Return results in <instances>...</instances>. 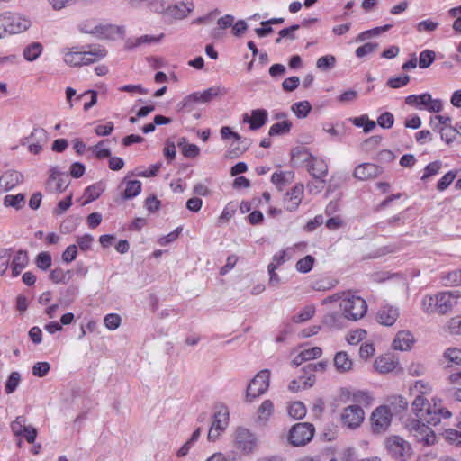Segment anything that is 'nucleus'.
<instances>
[{
    "label": "nucleus",
    "mask_w": 461,
    "mask_h": 461,
    "mask_svg": "<svg viewBox=\"0 0 461 461\" xmlns=\"http://www.w3.org/2000/svg\"><path fill=\"white\" fill-rule=\"evenodd\" d=\"M234 447L244 454L251 453L257 447V438L248 429L238 428L234 432Z\"/></svg>",
    "instance_id": "9d476101"
},
{
    "label": "nucleus",
    "mask_w": 461,
    "mask_h": 461,
    "mask_svg": "<svg viewBox=\"0 0 461 461\" xmlns=\"http://www.w3.org/2000/svg\"><path fill=\"white\" fill-rule=\"evenodd\" d=\"M414 397L415 399L412 402L411 408L417 420L436 426L440 422L442 418L448 419L452 416L451 411L447 409L437 406V404L430 406L422 395L417 394Z\"/></svg>",
    "instance_id": "f03ea898"
},
{
    "label": "nucleus",
    "mask_w": 461,
    "mask_h": 461,
    "mask_svg": "<svg viewBox=\"0 0 461 461\" xmlns=\"http://www.w3.org/2000/svg\"><path fill=\"white\" fill-rule=\"evenodd\" d=\"M315 429L311 423H297L289 431V441L293 446H303L310 442L314 435Z\"/></svg>",
    "instance_id": "6e6552de"
},
{
    "label": "nucleus",
    "mask_w": 461,
    "mask_h": 461,
    "mask_svg": "<svg viewBox=\"0 0 461 461\" xmlns=\"http://www.w3.org/2000/svg\"><path fill=\"white\" fill-rule=\"evenodd\" d=\"M26 425V420L23 416H18L12 423L11 429L15 436H22L24 433Z\"/></svg>",
    "instance_id": "4d7b16f0"
},
{
    "label": "nucleus",
    "mask_w": 461,
    "mask_h": 461,
    "mask_svg": "<svg viewBox=\"0 0 461 461\" xmlns=\"http://www.w3.org/2000/svg\"><path fill=\"white\" fill-rule=\"evenodd\" d=\"M445 438L456 446H461V429H448L445 430Z\"/></svg>",
    "instance_id": "69168bd1"
},
{
    "label": "nucleus",
    "mask_w": 461,
    "mask_h": 461,
    "mask_svg": "<svg viewBox=\"0 0 461 461\" xmlns=\"http://www.w3.org/2000/svg\"><path fill=\"white\" fill-rule=\"evenodd\" d=\"M162 167L161 162H158L156 164L151 165L147 170H140V168H136L135 171L131 174L140 177H152L156 176Z\"/></svg>",
    "instance_id": "09e8293b"
},
{
    "label": "nucleus",
    "mask_w": 461,
    "mask_h": 461,
    "mask_svg": "<svg viewBox=\"0 0 461 461\" xmlns=\"http://www.w3.org/2000/svg\"><path fill=\"white\" fill-rule=\"evenodd\" d=\"M274 412V403L270 400H265L258 409V418L267 421Z\"/></svg>",
    "instance_id": "37998d69"
},
{
    "label": "nucleus",
    "mask_w": 461,
    "mask_h": 461,
    "mask_svg": "<svg viewBox=\"0 0 461 461\" xmlns=\"http://www.w3.org/2000/svg\"><path fill=\"white\" fill-rule=\"evenodd\" d=\"M128 174L127 176L123 179V183L125 185V189L122 193V198L124 200H129L139 195L142 190V184L139 180H128L127 177L129 176H132Z\"/></svg>",
    "instance_id": "bb28decb"
},
{
    "label": "nucleus",
    "mask_w": 461,
    "mask_h": 461,
    "mask_svg": "<svg viewBox=\"0 0 461 461\" xmlns=\"http://www.w3.org/2000/svg\"><path fill=\"white\" fill-rule=\"evenodd\" d=\"M267 121V113L264 109L252 110L250 116L248 113L243 115V122L249 123L251 131L260 129L266 124Z\"/></svg>",
    "instance_id": "4be33fe9"
},
{
    "label": "nucleus",
    "mask_w": 461,
    "mask_h": 461,
    "mask_svg": "<svg viewBox=\"0 0 461 461\" xmlns=\"http://www.w3.org/2000/svg\"><path fill=\"white\" fill-rule=\"evenodd\" d=\"M23 181V175L15 170H8L0 176V189L8 192Z\"/></svg>",
    "instance_id": "5701e85b"
},
{
    "label": "nucleus",
    "mask_w": 461,
    "mask_h": 461,
    "mask_svg": "<svg viewBox=\"0 0 461 461\" xmlns=\"http://www.w3.org/2000/svg\"><path fill=\"white\" fill-rule=\"evenodd\" d=\"M460 297L458 292H441L437 294L438 312L445 314L448 312L456 303Z\"/></svg>",
    "instance_id": "f3484780"
},
{
    "label": "nucleus",
    "mask_w": 461,
    "mask_h": 461,
    "mask_svg": "<svg viewBox=\"0 0 461 461\" xmlns=\"http://www.w3.org/2000/svg\"><path fill=\"white\" fill-rule=\"evenodd\" d=\"M306 170L322 185L325 183V177L328 174V165L324 159L314 157L309 164H306Z\"/></svg>",
    "instance_id": "a211bd4d"
},
{
    "label": "nucleus",
    "mask_w": 461,
    "mask_h": 461,
    "mask_svg": "<svg viewBox=\"0 0 461 461\" xmlns=\"http://www.w3.org/2000/svg\"><path fill=\"white\" fill-rule=\"evenodd\" d=\"M121 322L122 318L117 313H109L104 319V326L110 330H116L121 325Z\"/></svg>",
    "instance_id": "13d9d810"
},
{
    "label": "nucleus",
    "mask_w": 461,
    "mask_h": 461,
    "mask_svg": "<svg viewBox=\"0 0 461 461\" xmlns=\"http://www.w3.org/2000/svg\"><path fill=\"white\" fill-rule=\"evenodd\" d=\"M399 316L397 309L393 306H383L379 309L376 314V320L379 323L391 326L393 325Z\"/></svg>",
    "instance_id": "b1692460"
},
{
    "label": "nucleus",
    "mask_w": 461,
    "mask_h": 461,
    "mask_svg": "<svg viewBox=\"0 0 461 461\" xmlns=\"http://www.w3.org/2000/svg\"><path fill=\"white\" fill-rule=\"evenodd\" d=\"M79 29L84 33L95 34L102 38H108L112 33L119 31L118 27L98 23L95 19L83 22L80 23Z\"/></svg>",
    "instance_id": "9b49d317"
},
{
    "label": "nucleus",
    "mask_w": 461,
    "mask_h": 461,
    "mask_svg": "<svg viewBox=\"0 0 461 461\" xmlns=\"http://www.w3.org/2000/svg\"><path fill=\"white\" fill-rule=\"evenodd\" d=\"M322 354V350L320 347H312L302 350L298 356L294 359V363L296 366L301 365L304 361H310L320 357Z\"/></svg>",
    "instance_id": "c85d7f7f"
},
{
    "label": "nucleus",
    "mask_w": 461,
    "mask_h": 461,
    "mask_svg": "<svg viewBox=\"0 0 461 461\" xmlns=\"http://www.w3.org/2000/svg\"><path fill=\"white\" fill-rule=\"evenodd\" d=\"M292 112L299 119L306 118L312 111V105L308 101H300L292 104Z\"/></svg>",
    "instance_id": "e433bc0d"
},
{
    "label": "nucleus",
    "mask_w": 461,
    "mask_h": 461,
    "mask_svg": "<svg viewBox=\"0 0 461 461\" xmlns=\"http://www.w3.org/2000/svg\"><path fill=\"white\" fill-rule=\"evenodd\" d=\"M50 365L48 362H37L32 367V375L44 377L50 371Z\"/></svg>",
    "instance_id": "774afa93"
},
{
    "label": "nucleus",
    "mask_w": 461,
    "mask_h": 461,
    "mask_svg": "<svg viewBox=\"0 0 461 461\" xmlns=\"http://www.w3.org/2000/svg\"><path fill=\"white\" fill-rule=\"evenodd\" d=\"M306 412V407L302 402H293L288 406V414L295 420L304 418Z\"/></svg>",
    "instance_id": "ea45409f"
},
{
    "label": "nucleus",
    "mask_w": 461,
    "mask_h": 461,
    "mask_svg": "<svg viewBox=\"0 0 461 461\" xmlns=\"http://www.w3.org/2000/svg\"><path fill=\"white\" fill-rule=\"evenodd\" d=\"M292 122L289 120H284L279 122L274 123L268 131L270 136L282 135L288 133L291 131Z\"/></svg>",
    "instance_id": "79ce46f5"
},
{
    "label": "nucleus",
    "mask_w": 461,
    "mask_h": 461,
    "mask_svg": "<svg viewBox=\"0 0 461 461\" xmlns=\"http://www.w3.org/2000/svg\"><path fill=\"white\" fill-rule=\"evenodd\" d=\"M104 188L101 184H93L87 186L84 191V204L89 203L97 198L103 194Z\"/></svg>",
    "instance_id": "c9c22d12"
},
{
    "label": "nucleus",
    "mask_w": 461,
    "mask_h": 461,
    "mask_svg": "<svg viewBox=\"0 0 461 461\" xmlns=\"http://www.w3.org/2000/svg\"><path fill=\"white\" fill-rule=\"evenodd\" d=\"M270 371L267 369L261 370L249 383L247 388L246 401L253 402L256 398L265 393L269 387Z\"/></svg>",
    "instance_id": "39448f33"
},
{
    "label": "nucleus",
    "mask_w": 461,
    "mask_h": 461,
    "mask_svg": "<svg viewBox=\"0 0 461 461\" xmlns=\"http://www.w3.org/2000/svg\"><path fill=\"white\" fill-rule=\"evenodd\" d=\"M441 139L449 144L459 135V131L451 125L441 126L439 129Z\"/></svg>",
    "instance_id": "de8ad7c7"
},
{
    "label": "nucleus",
    "mask_w": 461,
    "mask_h": 461,
    "mask_svg": "<svg viewBox=\"0 0 461 461\" xmlns=\"http://www.w3.org/2000/svg\"><path fill=\"white\" fill-rule=\"evenodd\" d=\"M304 195V186L303 184H296L289 190L284 198L285 207L287 211H295L302 203Z\"/></svg>",
    "instance_id": "dca6fc26"
},
{
    "label": "nucleus",
    "mask_w": 461,
    "mask_h": 461,
    "mask_svg": "<svg viewBox=\"0 0 461 461\" xmlns=\"http://www.w3.org/2000/svg\"><path fill=\"white\" fill-rule=\"evenodd\" d=\"M378 48V44L375 43V42H367V43H365L364 45L358 47L355 53H356V56L359 59L368 55V54H371L373 53L374 51H375Z\"/></svg>",
    "instance_id": "680f3d73"
},
{
    "label": "nucleus",
    "mask_w": 461,
    "mask_h": 461,
    "mask_svg": "<svg viewBox=\"0 0 461 461\" xmlns=\"http://www.w3.org/2000/svg\"><path fill=\"white\" fill-rule=\"evenodd\" d=\"M443 358L450 366H461V349L458 348H448L444 351Z\"/></svg>",
    "instance_id": "4c0bfd02"
},
{
    "label": "nucleus",
    "mask_w": 461,
    "mask_h": 461,
    "mask_svg": "<svg viewBox=\"0 0 461 461\" xmlns=\"http://www.w3.org/2000/svg\"><path fill=\"white\" fill-rule=\"evenodd\" d=\"M339 308L344 318L357 321L366 315L367 303L362 297L351 292H343Z\"/></svg>",
    "instance_id": "7ed1b4c3"
},
{
    "label": "nucleus",
    "mask_w": 461,
    "mask_h": 461,
    "mask_svg": "<svg viewBox=\"0 0 461 461\" xmlns=\"http://www.w3.org/2000/svg\"><path fill=\"white\" fill-rule=\"evenodd\" d=\"M366 337V331L362 329H357L355 330H351L347 335V341L350 345H357L362 340H364Z\"/></svg>",
    "instance_id": "5fc2aeb1"
},
{
    "label": "nucleus",
    "mask_w": 461,
    "mask_h": 461,
    "mask_svg": "<svg viewBox=\"0 0 461 461\" xmlns=\"http://www.w3.org/2000/svg\"><path fill=\"white\" fill-rule=\"evenodd\" d=\"M347 400L353 402L354 405L368 407L373 403L372 395L366 391L356 390L347 391Z\"/></svg>",
    "instance_id": "a878e982"
},
{
    "label": "nucleus",
    "mask_w": 461,
    "mask_h": 461,
    "mask_svg": "<svg viewBox=\"0 0 461 461\" xmlns=\"http://www.w3.org/2000/svg\"><path fill=\"white\" fill-rule=\"evenodd\" d=\"M430 424L420 420H416L409 425V431L411 437L424 446H430L435 443L436 436L431 429Z\"/></svg>",
    "instance_id": "0eeeda50"
},
{
    "label": "nucleus",
    "mask_w": 461,
    "mask_h": 461,
    "mask_svg": "<svg viewBox=\"0 0 461 461\" xmlns=\"http://www.w3.org/2000/svg\"><path fill=\"white\" fill-rule=\"evenodd\" d=\"M351 121L355 126L362 127L366 133L373 131L376 126L375 122L370 120L367 115L355 117Z\"/></svg>",
    "instance_id": "c03bdc74"
},
{
    "label": "nucleus",
    "mask_w": 461,
    "mask_h": 461,
    "mask_svg": "<svg viewBox=\"0 0 461 461\" xmlns=\"http://www.w3.org/2000/svg\"><path fill=\"white\" fill-rule=\"evenodd\" d=\"M381 174L382 168L378 165L369 162L357 165L353 171V176L358 181H368L376 178Z\"/></svg>",
    "instance_id": "4468645a"
},
{
    "label": "nucleus",
    "mask_w": 461,
    "mask_h": 461,
    "mask_svg": "<svg viewBox=\"0 0 461 461\" xmlns=\"http://www.w3.org/2000/svg\"><path fill=\"white\" fill-rule=\"evenodd\" d=\"M8 31L10 34L21 33L31 26V21L16 14H6Z\"/></svg>",
    "instance_id": "412c9836"
},
{
    "label": "nucleus",
    "mask_w": 461,
    "mask_h": 461,
    "mask_svg": "<svg viewBox=\"0 0 461 461\" xmlns=\"http://www.w3.org/2000/svg\"><path fill=\"white\" fill-rule=\"evenodd\" d=\"M11 249H0V276H4L8 269L9 263L11 260Z\"/></svg>",
    "instance_id": "603ef678"
},
{
    "label": "nucleus",
    "mask_w": 461,
    "mask_h": 461,
    "mask_svg": "<svg viewBox=\"0 0 461 461\" xmlns=\"http://www.w3.org/2000/svg\"><path fill=\"white\" fill-rule=\"evenodd\" d=\"M422 307L427 312H438L437 294L435 296H424L422 299Z\"/></svg>",
    "instance_id": "e2e57ef3"
},
{
    "label": "nucleus",
    "mask_w": 461,
    "mask_h": 461,
    "mask_svg": "<svg viewBox=\"0 0 461 461\" xmlns=\"http://www.w3.org/2000/svg\"><path fill=\"white\" fill-rule=\"evenodd\" d=\"M405 104L415 109H427L431 113H438L442 110V102L439 99H432L431 95H411L405 97Z\"/></svg>",
    "instance_id": "423d86ee"
},
{
    "label": "nucleus",
    "mask_w": 461,
    "mask_h": 461,
    "mask_svg": "<svg viewBox=\"0 0 461 461\" xmlns=\"http://www.w3.org/2000/svg\"><path fill=\"white\" fill-rule=\"evenodd\" d=\"M194 8L191 0L179 1L175 4H167L165 1L154 5L155 11L163 14L170 19H183L186 17Z\"/></svg>",
    "instance_id": "20e7f679"
},
{
    "label": "nucleus",
    "mask_w": 461,
    "mask_h": 461,
    "mask_svg": "<svg viewBox=\"0 0 461 461\" xmlns=\"http://www.w3.org/2000/svg\"><path fill=\"white\" fill-rule=\"evenodd\" d=\"M63 60L69 67L96 63L106 57L107 50L100 45L73 46L62 50Z\"/></svg>",
    "instance_id": "f257e3e1"
},
{
    "label": "nucleus",
    "mask_w": 461,
    "mask_h": 461,
    "mask_svg": "<svg viewBox=\"0 0 461 461\" xmlns=\"http://www.w3.org/2000/svg\"><path fill=\"white\" fill-rule=\"evenodd\" d=\"M337 285V281L330 276H322L312 281L311 286L316 291H328Z\"/></svg>",
    "instance_id": "7c9ffc66"
},
{
    "label": "nucleus",
    "mask_w": 461,
    "mask_h": 461,
    "mask_svg": "<svg viewBox=\"0 0 461 461\" xmlns=\"http://www.w3.org/2000/svg\"><path fill=\"white\" fill-rule=\"evenodd\" d=\"M28 149L31 153L38 155L48 141V132L43 128H34L28 137Z\"/></svg>",
    "instance_id": "2eb2a0df"
},
{
    "label": "nucleus",
    "mask_w": 461,
    "mask_h": 461,
    "mask_svg": "<svg viewBox=\"0 0 461 461\" xmlns=\"http://www.w3.org/2000/svg\"><path fill=\"white\" fill-rule=\"evenodd\" d=\"M436 59V54L433 50H426L420 54L419 66L420 68H429Z\"/></svg>",
    "instance_id": "3c124183"
},
{
    "label": "nucleus",
    "mask_w": 461,
    "mask_h": 461,
    "mask_svg": "<svg viewBox=\"0 0 461 461\" xmlns=\"http://www.w3.org/2000/svg\"><path fill=\"white\" fill-rule=\"evenodd\" d=\"M315 382V377L313 375L309 377H298L297 379H294L290 382L288 388L293 393H297L300 390L305 389L307 387H311L313 385Z\"/></svg>",
    "instance_id": "473e14b6"
},
{
    "label": "nucleus",
    "mask_w": 461,
    "mask_h": 461,
    "mask_svg": "<svg viewBox=\"0 0 461 461\" xmlns=\"http://www.w3.org/2000/svg\"><path fill=\"white\" fill-rule=\"evenodd\" d=\"M334 366L336 369L340 373H345L351 370L353 362L349 356L345 351L338 352L334 357Z\"/></svg>",
    "instance_id": "cd10ccee"
},
{
    "label": "nucleus",
    "mask_w": 461,
    "mask_h": 461,
    "mask_svg": "<svg viewBox=\"0 0 461 461\" xmlns=\"http://www.w3.org/2000/svg\"><path fill=\"white\" fill-rule=\"evenodd\" d=\"M392 420V412L388 406L382 405L377 407L372 413L371 423L375 432L384 431Z\"/></svg>",
    "instance_id": "f8f14e48"
},
{
    "label": "nucleus",
    "mask_w": 461,
    "mask_h": 461,
    "mask_svg": "<svg viewBox=\"0 0 461 461\" xmlns=\"http://www.w3.org/2000/svg\"><path fill=\"white\" fill-rule=\"evenodd\" d=\"M336 64V59L333 55L321 56L317 59L316 67L321 70L332 68Z\"/></svg>",
    "instance_id": "864d4df0"
},
{
    "label": "nucleus",
    "mask_w": 461,
    "mask_h": 461,
    "mask_svg": "<svg viewBox=\"0 0 461 461\" xmlns=\"http://www.w3.org/2000/svg\"><path fill=\"white\" fill-rule=\"evenodd\" d=\"M229 424V411L226 406H221L212 417V422L208 432V440L215 441L226 429Z\"/></svg>",
    "instance_id": "1a4fd4ad"
},
{
    "label": "nucleus",
    "mask_w": 461,
    "mask_h": 461,
    "mask_svg": "<svg viewBox=\"0 0 461 461\" xmlns=\"http://www.w3.org/2000/svg\"><path fill=\"white\" fill-rule=\"evenodd\" d=\"M294 174L292 172H275L272 174L271 181L279 189L287 185L293 179Z\"/></svg>",
    "instance_id": "f704fd0d"
},
{
    "label": "nucleus",
    "mask_w": 461,
    "mask_h": 461,
    "mask_svg": "<svg viewBox=\"0 0 461 461\" xmlns=\"http://www.w3.org/2000/svg\"><path fill=\"white\" fill-rule=\"evenodd\" d=\"M48 188L54 193H62L68 186V176L59 173H53L47 182Z\"/></svg>",
    "instance_id": "393cba45"
},
{
    "label": "nucleus",
    "mask_w": 461,
    "mask_h": 461,
    "mask_svg": "<svg viewBox=\"0 0 461 461\" xmlns=\"http://www.w3.org/2000/svg\"><path fill=\"white\" fill-rule=\"evenodd\" d=\"M313 158L314 156L303 148L295 149L292 152V162L296 166L306 167V164H309Z\"/></svg>",
    "instance_id": "c756f323"
},
{
    "label": "nucleus",
    "mask_w": 461,
    "mask_h": 461,
    "mask_svg": "<svg viewBox=\"0 0 461 461\" xmlns=\"http://www.w3.org/2000/svg\"><path fill=\"white\" fill-rule=\"evenodd\" d=\"M314 313V305H306L297 314L293 316L292 321L294 323H302L311 320L313 317Z\"/></svg>",
    "instance_id": "58836bf2"
},
{
    "label": "nucleus",
    "mask_w": 461,
    "mask_h": 461,
    "mask_svg": "<svg viewBox=\"0 0 461 461\" xmlns=\"http://www.w3.org/2000/svg\"><path fill=\"white\" fill-rule=\"evenodd\" d=\"M314 263L315 258L311 255H307L296 262L295 268L298 272L306 274L312 269Z\"/></svg>",
    "instance_id": "a18cd8bd"
},
{
    "label": "nucleus",
    "mask_w": 461,
    "mask_h": 461,
    "mask_svg": "<svg viewBox=\"0 0 461 461\" xmlns=\"http://www.w3.org/2000/svg\"><path fill=\"white\" fill-rule=\"evenodd\" d=\"M387 450L393 456L403 455V439L398 436H392L386 440Z\"/></svg>",
    "instance_id": "2f4dec72"
},
{
    "label": "nucleus",
    "mask_w": 461,
    "mask_h": 461,
    "mask_svg": "<svg viewBox=\"0 0 461 461\" xmlns=\"http://www.w3.org/2000/svg\"><path fill=\"white\" fill-rule=\"evenodd\" d=\"M29 264V255L26 250L20 249L15 252L10 260L12 277H17Z\"/></svg>",
    "instance_id": "6ab92c4d"
},
{
    "label": "nucleus",
    "mask_w": 461,
    "mask_h": 461,
    "mask_svg": "<svg viewBox=\"0 0 461 461\" xmlns=\"http://www.w3.org/2000/svg\"><path fill=\"white\" fill-rule=\"evenodd\" d=\"M394 122L393 115L385 112L377 118V124L384 129H390L393 127Z\"/></svg>",
    "instance_id": "338daca9"
},
{
    "label": "nucleus",
    "mask_w": 461,
    "mask_h": 461,
    "mask_svg": "<svg viewBox=\"0 0 461 461\" xmlns=\"http://www.w3.org/2000/svg\"><path fill=\"white\" fill-rule=\"evenodd\" d=\"M411 395H422L430 391V387L428 384L424 383L422 380L416 381L415 384L409 388Z\"/></svg>",
    "instance_id": "bf43d9fd"
},
{
    "label": "nucleus",
    "mask_w": 461,
    "mask_h": 461,
    "mask_svg": "<svg viewBox=\"0 0 461 461\" xmlns=\"http://www.w3.org/2000/svg\"><path fill=\"white\" fill-rule=\"evenodd\" d=\"M42 45L39 42H33L28 45L23 50V57L28 61L35 60L42 52Z\"/></svg>",
    "instance_id": "a19ab883"
},
{
    "label": "nucleus",
    "mask_w": 461,
    "mask_h": 461,
    "mask_svg": "<svg viewBox=\"0 0 461 461\" xmlns=\"http://www.w3.org/2000/svg\"><path fill=\"white\" fill-rule=\"evenodd\" d=\"M222 90L220 86H212L201 92L202 103H208L215 96L222 94Z\"/></svg>",
    "instance_id": "0e129e2a"
},
{
    "label": "nucleus",
    "mask_w": 461,
    "mask_h": 461,
    "mask_svg": "<svg viewBox=\"0 0 461 461\" xmlns=\"http://www.w3.org/2000/svg\"><path fill=\"white\" fill-rule=\"evenodd\" d=\"M104 143V141L102 140L96 145L88 148V149L91 150L98 159H104L111 157V150L108 148L103 147Z\"/></svg>",
    "instance_id": "8fccbe9b"
},
{
    "label": "nucleus",
    "mask_w": 461,
    "mask_h": 461,
    "mask_svg": "<svg viewBox=\"0 0 461 461\" xmlns=\"http://www.w3.org/2000/svg\"><path fill=\"white\" fill-rule=\"evenodd\" d=\"M21 380V375L18 372H12L5 384V392L12 393L17 388Z\"/></svg>",
    "instance_id": "052dcab7"
},
{
    "label": "nucleus",
    "mask_w": 461,
    "mask_h": 461,
    "mask_svg": "<svg viewBox=\"0 0 461 461\" xmlns=\"http://www.w3.org/2000/svg\"><path fill=\"white\" fill-rule=\"evenodd\" d=\"M51 256L46 251L39 253L35 259L36 266L42 270H47L51 266Z\"/></svg>",
    "instance_id": "6e6d98bb"
},
{
    "label": "nucleus",
    "mask_w": 461,
    "mask_h": 461,
    "mask_svg": "<svg viewBox=\"0 0 461 461\" xmlns=\"http://www.w3.org/2000/svg\"><path fill=\"white\" fill-rule=\"evenodd\" d=\"M49 277L55 284H67L72 278V273L70 270L56 267L50 271Z\"/></svg>",
    "instance_id": "72a5a7b5"
},
{
    "label": "nucleus",
    "mask_w": 461,
    "mask_h": 461,
    "mask_svg": "<svg viewBox=\"0 0 461 461\" xmlns=\"http://www.w3.org/2000/svg\"><path fill=\"white\" fill-rule=\"evenodd\" d=\"M4 205L6 207L20 209L24 205V195L22 194L15 195L7 194L4 198Z\"/></svg>",
    "instance_id": "49530a36"
},
{
    "label": "nucleus",
    "mask_w": 461,
    "mask_h": 461,
    "mask_svg": "<svg viewBox=\"0 0 461 461\" xmlns=\"http://www.w3.org/2000/svg\"><path fill=\"white\" fill-rule=\"evenodd\" d=\"M364 418L365 412L358 405H349L346 407L341 413V421L343 425L350 429L359 427L363 422Z\"/></svg>",
    "instance_id": "ddd939ff"
},
{
    "label": "nucleus",
    "mask_w": 461,
    "mask_h": 461,
    "mask_svg": "<svg viewBox=\"0 0 461 461\" xmlns=\"http://www.w3.org/2000/svg\"><path fill=\"white\" fill-rule=\"evenodd\" d=\"M399 365V358L393 354L386 353L378 357L375 361L376 371L381 374H387L393 371Z\"/></svg>",
    "instance_id": "aec40b11"
}]
</instances>
